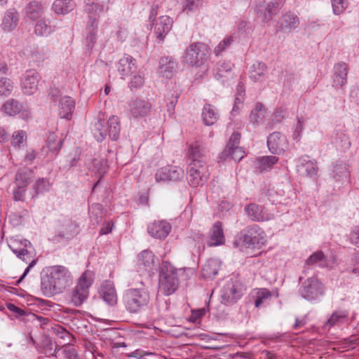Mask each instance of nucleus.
<instances>
[{
	"label": "nucleus",
	"mask_w": 359,
	"mask_h": 359,
	"mask_svg": "<svg viewBox=\"0 0 359 359\" xmlns=\"http://www.w3.org/2000/svg\"><path fill=\"white\" fill-rule=\"evenodd\" d=\"M98 24L88 23L86 26V46L89 50H93L96 41Z\"/></svg>",
	"instance_id": "37998d69"
},
{
	"label": "nucleus",
	"mask_w": 359,
	"mask_h": 359,
	"mask_svg": "<svg viewBox=\"0 0 359 359\" xmlns=\"http://www.w3.org/2000/svg\"><path fill=\"white\" fill-rule=\"evenodd\" d=\"M20 245L22 247L15 248L13 245H10L9 248L12 250V252L20 259L25 262L27 264H29L28 266L25 269L24 273L21 276V277L16 281L15 285H18V284L25 278V276L28 274L30 269L34 267L36 262L37 259L34 258L32 253L30 252L27 248L28 246H31V243L25 240L24 241L20 242Z\"/></svg>",
	"instance_id": "9d476101"
},
{
	"label": "nucleus",
	"mask_w": 359,
	"mask_h": 359,
	"mask_svg": "<svg viewBox=\"0 0 359 359\" xmlns=\"http://www.w3.org/2000/svg\"><path fill=\"white\" fill-rule=\"evenodd\" d=\"M32 175L33 171L32 169L24 168L19 170L16 173L15 178L16 186L27 188L31 180Z\"/></svg>",
	"instance_id": "09e8293b"
},
{
	"label": "nucleus",
	"mask_w": 359,
	"mask_h": 359,
	"mask_svg": "<svg viewBox=\"0 0 359 359\" xmlns=\"http://www.w3.org/2000/svg\"><path fill=\"white\" fill-rule=\"evenodd\" d=\"M72 283L70 271L62 265L46 267L41 273V291L45 297L62 293Z\"/></svg>",
	"instance_id": "f257e3e1"
},
{
	"label": "nucleus",
	"mask_w": 359,
	"mask_h": 359,
	"mask_svg": "<svg viewBox=\"0 0 359 359\" xmlns=\"http://www.w3.org/2000/svg\"><path fill=\"white\" fill-rule=\"evenodd\" d=\"M348 317V312L346 310L334 311L330 318L324 323L322 329L329 331L334 326H340L344 324Z\"/></svg>",
	"instance_id": "7c9ffc66"
},
{
	"label": "nucleus",
	"mask_w": 359,
	"mask_h": 359,
	"mask_svg": "<svg viewBox=\"0 0 359 359\" xmlns=\"http://www.w3.org/2000/svg\"><path fill=\"white\" fill-rule=\"evenodd\" d=\"M330 175L335 182H348L350 178L349 165L337 160L332 164Z\"/></svg>",
	"instance_id": "5701e85b"
},
{
	"label": "nucleus",
	"mask_w": 359,
	"mask_h": 359,
	"mask_svg": "<svg viewBox=\"0 0 359 359\" xmlns=\"http://www.w3.org/2000/svg\"><path fill=\"white\" fill-rule=\"evenodd\" d=\"M40 80L41 76L36 70H27L21 80V88L23 93L27 95H34L38 90Z\"/></svg>",
	"instance_id": "ddd939ff"
},
{
	"label": "nucleus",
	"mask_w": 359,
	"mask_h": 359,
	"mask_svg": "<svg viewBox=\"0 0 359 359\" xmlns=\"http://www.w3.org/2000/svg\"><path fill=\"white\" fill-rule=\"evenodd\" d=\"M327 257L322 250H317L312 253L306 260V264L312 266L318 264L320 268H325L327 266Z\"/></svg>",
	"instance_id": "a18cd8bd"
},
{
	"label": "nucleus",
	"mask_w": 359,
	"mask_h": 359,
	"mask_svg": "<svg viewBox=\"0 0 359 359\" xmlns=\"http://www.w3.org/2000/svg\"><path fill=\"white\" fill-rule=\"evenodd\" d=\"M234 38L233 36L225 37L220 43L214 48V53L215 55H219L223 51L229 49L233 42Z\"/></svg>",
	"instance_id": "bf43d9fd"
},
{
	"label": "nucleus",
	"mask_w": 359,
	"mask_h": 359,
	"mask_svg": "<svg viewBox=\"0 0 359 359\" xmlns=\"http://www.w3.org/2000/svg\"><path fill=\"white\" fill-rule=\"evenodd\" d=\"M172 226L165 219L155 220L147 226V232L153 238L164 240L170 233Z\"/></svg>",
	"instance_id": "dca6fc26"
},
{
	"label": "nucleus",
	"mask_w": 359,
	"mask_h": 359,
	"mask_svg": "<svg viewBox=\"0 0 359 359\" xmlns=\"http://www.w3.org/2000/svg\"><path fill=\"white\" fill-rule=\"evenodd\" d=\"M272 296L271 291L266 288H260L256 293V298L255 300V306L259 308L265 302L270 299Z\"/></svg>",
	"instance_id": "5fc2aeb1"
},
{
	"label": "nucleus",
	"mask_w": 359,
	"mask_h": 359,
	"mask_svg": "<svg viewBox=\"0 0 359 359\" xmlns=\"http://www.w3.org/2000/svg\"><path fill=\"white\" fill-rule=\"evenodd\" d=\"M267 147L273 154L280 155L287 149L288 141L283 134L274 132L267 138Z\"/></svg>",
	"instance_id": "2eb2a0df"
},
{
	"label": "nucleus",
	"mask_w": 359,
	"mask_h": 359,
	"mask_svg": "<svg viewBox=\"0 0 359 359\" xmlns=\"http://www.w3.org/2000/svg\"><path fill=\"white\" fill-rule=\"evenodd\" d=\"M233 149L228 151L224 154V150L220 154L219 158L221 161H224L228 158H231L235 161H240L243 157L245 151L240 147H232Z\"/></svg>",
	"instance_id": "603ef678"
},
{
	"label": "nucleus",
	"mask_w": 359,
	"mask_h": 359,
	"mask_svg": "<svg viewBox=\"0 0 359 359\" xmlns=\"http://www.w3.org/2000/svg\"><path fill=\"white\" fill-rule=\"evenodd\" d=\"M225 237L223 231L222 222H216L212 226L210 231V236L207 241V244L210 247L224 245Z\"/></svg>",
	"instance_id": "cd10ccee"
},
{
	"label": "nucleus",
	"mask_w": 359,
	"mask_h": 359,
	"mask_svg": "<svg viewBox=\"0 0 359 359\" xmlns=\"http://www.w3.org/2000/svg\"><path fill=\"white\" fill-rule=\"evenodd\" d=\"M75 6L72 0H55L52 8L57 14L65 15L72 11Z\"/></svg>",
	"instance_id": "49530a36"
},
{
	"label": "nucleus",
	"mask_w": 359,
	"mask_h": 359,
	"mask_svg": "<svg viewBox=\"0 0 359 359\" xmlns=\"http://www.w3.org/2000/svg\"><path fill=\"white\" fill-rule=\"evenodd\" d=\"M129 107L131 116L137 119L147 116L151 111V104L147 100L135 99L130 101Z\"/></svg>",
	"instance_id": "412c9836"
},
{
	"label": "nucleus",
	"mask_w": 359,
	"mask_h": 359,
	"mask_svg": "<svg viewBox=\"0 0 359 359\" xmlns=\"http://www.w3.org/2000/svg\"><path fill=\"white\" fill-rule=\"evenodd\" d=\"M159 290L165 296L175 293L179 287L177 269L170 262L163 261L158 272Z\"/></svg>",
	"instance_id": "7ed1b4c3"
},
{
	"label": "nucleus",
	"mask_w": 359,
	"mask_h": 359,
	"mask_svg": "<svg viewBox=\"0 0 359 359\" xmlns=\"http://www.w3.org/2000/svg\"><path fill=\"white\" fill-rule=\"evenodd\" d=\"M238 242L242 243L246 248H260L266 243V233L257 224H251L241 231L233 245L238 247Z\"/></svg>",
	"instance_id": "20e7f679"
},
{
	"label": "nucleus",
	"mask_w": 359,
	"mask_h": 359,
	"mask_svg": "<svg viewBox=\"0 0 359 359\" xmlns=\"http://www.w3.org/2000/svg\"><path fill=\"white\" fill-rule=\"evenodd\" d=\"M209 47L202 42H194L187 48L184 59L192 67L203 65L209 57Z\"/></svg>",
	"instance_id": "39448f33"
},
{
	"label": "nucleus",
	"mask_w": 359,
	"mask_h": 359,
	"mask_svg": "<svg viewBox=\"0 0 359 359\" xmlns=\"http://www.w3.org/2000/svg\"><path fill=\"white\" fill-rule=\"evenodd\" d=\"M92 133L97 142H102L107 136H108L107 126L104 123V121L102 119H98L97 121L95 123L93 128H92Z\"/></svg>",
	"instance_id": "8fccbe9b"
},
{
	"label": "nucleus",
	"mask_w": 359,
	"mask_h": 359,
	"mask_svg": "<svg viewBox=\"0 0 359 359\" xmlns=\"http://www.w3.org/2000/svg\"><path fill=\"white\" fill-rule=\"evenodd\" d=\"M137 68L136 60L128 54H125L118 62L117 69L122 79L132 75Z\"/></svg>",
	"instance_id": "393cba45"
},
{
	"label": "nucleus",
	"mask_w": 359,
	"mask_h": 359,
	"mask_svg": "<svg viewBox=\"0 0 359 359\" xmlns=\"http://www.w3.org/2000/svg\"><path fill=\"white\" fill-rule=\"evenodd\" d=\"M299 24L300 20L297 15L288 11L279 18L277 26L280 32L288 34L297 29Z\"/></svg>",
	"instance_id": "f3484780"
},
{
	"label": "nucleus",
	"mask_w": 359,
	"mask_h": 359,
	"mask_svg": "<svg viewBox=\"0 0 359 359\" xmlns=\"http://www.w3.org/2000/svg\"><path fill=\"white\" fill-rule=\"evenodd\" d=\"M278 161V158L275 156H262L256 159L255 168L257 171L263 172L269 170Z\"/></svg>",
	"instance_id": "ea45409f"
},
{
	"label": "nucleus",
	"mask_w": 359,
	"mask_h": 359,
	"mask_svg": "<svg viewBox=\"0 0 359 359\" xmlns=\"http://www.w3.org/2000/svg\"><path fill=\"white\" fill-rule=\"evenodd\" d=\"M1 110L8 116L20 114L23 119H27L30 116V112L24 108L22 103L13 98L8 100L2 105Z\"/></svg>",
	"instance_id": "a211bd4d"
},
{
	"label": "nucleus",
	"mask_w": 359,
	"mask_h": 359,
	"mask_svg": "<svg viewBox=\"0 0 359 359\" xmlns=\"http://www.w3.org/2000/svg\"><path fill=\"white\" fill-rule=\"evenodd\" d=\"M27 140V134L24 130L14 132L12 135L11 145L15 148L20 149Z\"/></svg>",
	"instance_id": "6e6d98bb"
},
{
	"label": "nucleus",
	"mask_w": 359,
	"mask_h": 359,
	"mask_svg": "<svg viewBox=\"0 0 359 359\" xmlns=\"http://www.w3.org/2000/svg\"><path fill=\"white\" fill-rule=\"evenodd\" d=\"M297 170L301 175L304 177H313L318 172L316 162L310 160L308 156H303L298 158Z\"/></svg>",
	"instance_id": "a878e982"
},
{
	"label": "nucleus",
	"mask_w": 359,
	"mask_h": 359,
	"mask_svg": "<svg viewBox=\"0 0 359 359\" xmlns=\"http://www.w3.org/2000/svg\"><path fill=\"white\" fill-rule=\"evenodd\" d=\"M104 215V210L102 204L94 203L90 209V218L93 224H99Z\"/></svg>",
	"instance_id": "3c124183"
},
{
	"label": "nucleus",
	"mask_w": 359,
	"mask_h": 359,
	"mask_svg": "<svg viewBox=\"0 0 359 359\" xmlns=\"http://www.w3.org/2000/svg\"><path fill=\"white\" fill-rule=\"evenodd\" d=\"M284 3L285 0L262 1L256 4L255 14L262 22H269L280 13Z\"/></svg>",
	"instance_id": "423d86ee"
},
{
	"label": "nucleus",
	"mask_w": 359,
	"mask_h": 359,
	"mask_svg": "<svg viewBox=\"0 0 359 359\" xmlns=\"http://www.w3.org/2000/svg\"><path fill=\"white\" fill-rule=\"evenodd\" d=\"M332 5L333 12L336 15L341 14L345 8L344 0H332Z\"/></svg>",
	"instance_id": "774afa93"
},
{
	"label": "nucleus",
	"mask_w": 359,
	"mask_h": 359,
	"mask_svg": "<svg viewBox=\"0 0 359 359\" xmlns=\"http://www.w3.org/2000/svg\"><path fill=\"white\" fill-rule=\"evenodd\" d=\"M244 211L249 219L255 222H267L274 218L273 214L269 212L264 206L255 203L247 204Z\"/></svg>",
	"instance_id": "9b49d317"
},
{
	"label": "nucleus",
	"mask_w": 359,
	"mask_h": 359,
	"mask_svg": "<svg viewBox=\"0 0 359 359\" xmlns=\"http://www.w3.org/2000/svg\"><path fill=\"white\" fill-rule=\"evenodd\" d=\"M348 65L344 62L334 65L333 67L332 86L337 89L342 88L347 82Z\"/></svg>",
	"instance_id": "6ab92c4d"
},
{
	"label": "nucleus",
	"mask_w": 359,
	"mask_h": 359,
	"mask_svg": "<svg viewBox=\"0 0 359 359\" xmlns=\"http://www.w3.org/2000/svg\"><path fill=\"white\" fill-rule=\"evenodd\" d=\"M50 186L51 184L48 178H38L32 185V198L37 197L39 194L48 191Z\"/></svg>",
	"instance_id": "c03bdc74"
},
{
	"label": "nucleus",
	"mask_w": 359,
	"mask_h": 359,
	"mask_svg": "<svg viewBox=\"0 0 359 359\" xmlns=\"http://www.w3.org/2000/svg\"><path fill=\"white\" fill-rule=\"evenodd\" d=\"M13 83L6 77L0 78V95H8L13 90Z\"/></svg>",
	"instance_id": "052dcab7"
},
{
	"label": "nucleus",
	"mask_w": 359,
	"mask_h": 359,
	"mask_svg": "<svg viewBox=\"0 0 359 359\" xmlns=\"http://www.w3.org/2000/svg\"><path fill=\"white\" fill-rule=\"evenodd\" d=\"M299 293L304 299L313 302L324 295L325 287L316 276H313L303 282L299 288Z\"/></svg>",
	"instance_id": "6e6552de"
},
{
	"label": "nucleus",
	"mask_w": 359,
	"mask_h": 359,
	"mask_svg": "<svg viewBox=\"0 0 359 359\" xmlns=\"http://www.w3.org/2000/svg\"><path fill=\"white\" fill-rule=\"evenodd\" d=\"M187 172L188 182L194 187L203 185L208 180L206 164L189 163Z\"/></svg>",
	"instance_id": "f8f14e48"
},
{
	"label": "nucleus",
	"mask_w": 359,
	"mask_h": 359,
	"mask_svg": "<svg viewBox=\"0 0 359 359\" xmlns=\"http://www.w3.org/2000/svg\"><path fill=\"white\" fill-rule=\"evenodd\" d=\"M25 10L27 17L32 20L39 19L43 13L42 4L36 0L29 2L26 6Z\"/></svg>",
	"instance_id": "79ce46f5"
},
{
	"label": "nucleus",
	"mask_w": 359,
	"mask_h": 359,
	"mask_svg": "<svg viewBox=\"0 0 359 359\" xmlns=\"http://www.w3.org/2000/svg\"><path fill=\"white\" fill-rule=\"evenodd\" d=\"M55 30V27L50 24L46 19H39L34 27V33L39 36H47Z\"/></svg>",
	"instance_id": "de8ad7c7"
},
{
	"label": "nucleus",
	"mask_w": 359,
	"mask_h": 359,
	"mask_svg": "<svg viewBox=\"0 0 359 359\" xmlns=\"http://www.w3.org/2000/svg\"><path fill=\"white\" fill-rule=\"evenodd\" d=\"M58 107L60 118L71 120L75 109V100L70 96L62 97L59 100Z\"/></svg>",
	"instance_id": "c85d7f7f"
},
{
	"label": "nucleus",
	"mask_w": 359,
	"mask_h": 359,
	"mask_svg": "<svg viewBox=\"0 0 359 359\" xmlns=\"http://www.w3.org/2000/svg\"><path fill=\"white\" fill-rule=\"evenodd\" d=\"M210 311V302L206 303V306L199 309L191 310V313L189 316V321L191 323H198L201 320V318Z\"/></svg>",
	"instance_id": "4d7b16f0"
},
{
	"label": "nucleus",
	"mask_w": 359,
	"mask_h": 359,
	"mask_svg": "<svg viewBox=\"0 0 359 359\" xmlns=\"http://www.w3.org/2000/svg\"><path fill=\"white\" fill-rule=\"evenodd\" d=\"M178 66V62L172 57H162L159 60V72L163 76L170 78Z\"/></svg>",
	"instance_id": "2f4dec72"
},
{
	"label": "nucleus",
	"mask_w": 359,
	"mask_h": 359,
	"mask_svg": "<svg viewBox=\"0 0 359 359\" xmlns=\"http://www.w3.org/2000/svg\"><path fill=\"white\" fill-rule=\"evenodd\" d=\"M243 295L240 281L231 279L226 281L221 290V302L226 306L235 304Z\"/></svg>",
	"instance_id": "1a4fd4ad"
},
{
	"label": "nucleus",
	"mask_w": 359,
	"mask_h": 359,
	"mask_svg": "<svg viewBox=\"0 0 359 359\" xmlns=\"http://www.w3.org/2000/svg\"><path fill=\"white\" fill-rule=\"evenodd\" d=\"M172 23V19L168 15L158 18L154 26V34L159 41H163L170 32Z\"/></svg>",
	"instance_id": "bb28decb"
},
{
	"label": "nucleus",
	"mask_w": 359,
	"mask_h": 359,
	"mask_svg": "<svg viewBox=\"0 0 359 359\" xmlns=\"http://www.w3.org/2000/svg\"><path fill=\"white\" fill-rule=\"evenodd\" d=\"M202 118L205 125L212 126L218 121L219 114L213 105L207 103L203 108Z\"/></svg>",
	"instance_id": "4c0bfd02"
},
{
	"label": "nucleus",
	"mask_w": 359,
	"mask_h": 359,
	"mask_svg": "<svg viewBox=\"0 0 359 359\" xmlns=\"http://www.w3.org/2000/svg\"><path fill=\"white\" fill-rule=\"evenodd\" d=\"M333 143L335 144L336 147L340 148L343 151L348 149L351 146L349 137L343 132L337 133Z\"/></svg>",
	"instance_id": "864d4df0"
},
{
	"label": "nucleus",
	"mask_w": 359,
	"mask_h": 359,
	"mask_svg": "<svg viewBox=\"0 0 359 359\" xmlns=\"http://www.w3.org/2000/svg\"><path fill=\"white\" fill-rule=\"evenodd\" d=\"M107 134L110 140L116 141L120 135L121 125L119 118L116 116H111L106 123Z\"/></svg>",
	"instance_id": "58836bf2"
},
{
	"label": "nucleus",
	"mask_w": 359,
	"mask_h": 359,
	"mask_svg": "<svg viewBox=\"0 0 359 359\" xmlns=\"http://www.w3.org/2000/svg\"><path fill=\"white\" fill-rule=\"evenodd\" d=\"M220 263L215 259H209L203 266L201 276L204 279L214 278L220 270Z\"/></svg>",
	"instance_id": "c9c22d12"
},
{
	"label": "nucleus",
	"mask_w": 359,
	"mask_h": 359,
	"mask_svg": "<svg viewBox=\"0 0 359 359\" xmlns=\"http://www.w3.org/2000/svg\"><path fill=\"white\" fill-rule=\"evenodd\" d=\"M155 255L149 250H142L137 256V269L142 273H149L154 269Z\"/></svg>",
	"instance_id": "aec40b11"
},
{
	"label": "nucleus",
	"mask_w": 359,
	"mask_h": 359,
	"mask_svg": "<svg viewBox=\"0 0 359 359\" xmlns=\"http://www.w3.org/2000/svg\"><path fill=\"white\" fill-rule=\"evenodd\" d=\"M84 10L88 15V23L98 24L99 14L104 10V6L95 0H86Z\"/></svg>",
	"instance_id": "72a5a7b5"
},
{
	"label": "nucleus",
	"mask_w": 359,
	"mask_h": 359,
	"mask_svg": "<svg viewBox=\"0 0 359 359\" xmlns=\"http://www.w3.org/2000/svg\"><path fill=\"white\" fill-rule=\"evenodd\" d=\"M123 303L128 313L132 314L140 313L150 307V294L144 287L129 288L123 294Z\"/></svg>",
	"instance_id": "f03ea898"
},
{
	"label": "nucleus",
	"mask_w": 359,
	"mask_h": 359,
	"mask_svg": "<svg viewBox=\"0 0 359 359\" xmlns=\"http://www.w3.org/2000/svg\"><path fill=\"white\" fill-rule=\"evenodd\" d=\"M184 171L182 168L167 165L158 169L155 174V180L157 182H177L182 179Z\"/></svg>",
	"instance_id": "4468645a"
},
{
	"label": "nucleus",
	"mask_w": 359,
	"mask_h": 359,
	"mask_svg": "<svg viewBox=\"0 0 359 359\" xmlns=\"http://www.w3.org/2000/svg\"><path fill=\"white\" fill-rule=\"evenodd\" d=\"M234 65L231 61H219L214 69L215 79L224 82L231 74Z\"/></svg>",
	"instance_id": "f704fd0d"
},
{
	"label": "nucleus",
	"mask_w": 359,
	"mask_h": 359,
	"mask_svg": "<svg viewBox=\"0 0 359 359\" xmlns=\"http://www.w3.org/2000/svg\"><path fill=\"white\" fill-rule=\"evenodd\" d=\"M267 71V66L263 62H256L249 71V77L254 82L262 81Z\"/></svg>",
	"instance_id": "e433bc0d"
},
{
	"label": "nucleus",
	"mask_w": 359,
	"mask_h": 359,
	"mask_svg": "<svg viewBox=\"0 0 359 359\" xmlns=\"http://www.w3.org/2000/svg\"><path fill=\"white\" fill-rule=\"evenodd\" d=\"M53 331L57 337L63 340L67 339V344L72 341L73 335L62 326L57 325L53 327Z\"/></svg>",
	"instance_id": "13d9d810"
},
{
	"label": "nucleus",
	"mask_w": 359,
	"mask_h": 359,
	"mask_svg": "<svg viewBox=\"0 0 359 359\" xmlns=\"http://www.w3.org/2000/svg\"><path fill=\"white\" fill-rule=\"evenodd\" d=\"M19 22V13L15 8L6 11L1 24V28L4 32H11L18 25Z\"/></svg>",
	"instance_id": "473e14b6"
},
{
	"label": "nucleus",
	"mask_w": 359,
	"mask_h": 359,
	"mask_svg": "<svg viewBox=\"0 0 359 359\" xmlns=\"http://www.w3.org/2000/svg\"><path fill=\"white\" fill-rule=\"evenodd\" d=\"M348 239L352 245L359 248V225L354 226L351 229Z\"/></svg>",
	"instance_id": "69168bd1"
},
{
	"label": "nucleus",
	"mask_w": 359,
	"mask_h": 359,
	"mask_svg": "<svg viewBox=\"0 0 359 359\" xmlns=\"http://www.w3.org/2000/svg\"><path fill=\"white\" fill-rule=\"evenodd\" d=\"M304 129V118L302 117L297 118V123L295 126L292 134L293 140H298L300 137L301 133Z\"/></svg>",
	"instance_id": "338daca9"
},
{
	"label": "nucleus",
	"mask_w": 359,
	"mask_h": 359,
	"mask_svg": "<svg viewBox=\"0 0 359 359\" xmlns=\"http://www.w3.org/2000/svg\"><path fill=\"white\" fill-rule=\"evenodd\" d=\"M100 297L109 306L117 303V294L114 284L111 280H106L102 282L99 289Z\"/></svg>",
	"instance_id": "4be33fe9"
},
{
	"label": "nucleus",
	"mask_w": 359,
	"mask_h": 359,
	"mask_svg": "<svg viewBox=\"0 0 359 359\" xmlns=\"http://www.w3.org/2000/svg\"><path fill=\"white\" fill-rule=\"evenodd\" d=\"M187 156L189 163L206 164L205 149L199 141H195L188 146Z\"/></svg>",
	"instance_id": "b1692460"
},
{
	"label": "nucleus",
	"mask_w": 359,
	"mask_h": 359,
	"mask_svg": "<svg viewBox=\"0 0 359 359\" xmlns=\"http://www.w3.org/2000/svg\"><path fill=\"white\" fill-rule=\"evenodd\" d=\"M266 110V108L262 102H257L249 116L250 123L255 126H257L264 118Z\"/></svg>",
	"instance_id": "a19ab883"
},
{
	"label": "nucleus",
	"mask_w": 359,
	"mask_h": 359,
	"mask_svg": "<svg viewBox=\"0 0 359 359\" xmlns=\"http://www.w3.org/2000/svg\"><path fill=\"white\" fill-rule=\"evenodd\" d=\"M62 354L65 359H81L77 350L69 344L63 345Z\"/></svg>",
	"instance_id": "680f3d73"
},
{
	"label": "nucleus",
	"mask_w": 359,
	"mask_h": 359,
	"mask_svg": "<svg viewBox=\"0 0 359 359\" xmlns=\"http://www.w3.org/2000/svg\"><path fill=\"white\" fill-rule=\"evenodd\" d=\"M241 137V133L237 131H235L231 134V135L229 138V142L224 149V154L226 152H229L228 151H229V149L232 150L233 149L232 147H239Z\"/></svg>",
	"instance_id": "e2e57ef3"
},
{
	"label": "nucleus",
	"mask_w": 359,
	"mask_h": 359,
	"mask_svg": "<svg viewBox=\"0 0 359 359\" xmlns=\"http://www.w3.org/2000/svg\"><path fill=\"white\" fill-rule=\"evenodd\" d=\"M63 142L64 140L58 138L55 133H50L47 137L46 146L42 148V151L48 155L55 156L60 151Z\"/></svg>",
	"instance_id": "c756f323"
},
{
	"label": "nucleus",
	"mask_w": 359,
	"mask_h": 359,
	"mask_svg": "<svg viewBox=\"0 0 359 359\" xmlns=\"http://www.w3.org/2000/svg\"><path fill=\"white\" fill-rule=\"evenodd\" d=\"M93 284L90 272L85 271L79 279V282L72 292L71 301L76 306H81L88 298L89 287Z\"/></svg>",
	"instance_id": "0eeeda50"
},
{
	"label": "nucleus",
	"mask_w": 359,
	"mask_h": 359,
	"mask_svg": "<svg viewBox=\"0 0 359 359\" xmlns=\"http://www.w3.org/2000/svg\"><path fill=\"white\" fill-rule=\"evenodd\" d=\"M144 83V76L141 74L138 73L136 75H134L132 78L131 81L128 84V87L130 90L138 89L140 88Z\"/></svg>",
	"instance_id": "0e129e2a"
}]
</instances>
